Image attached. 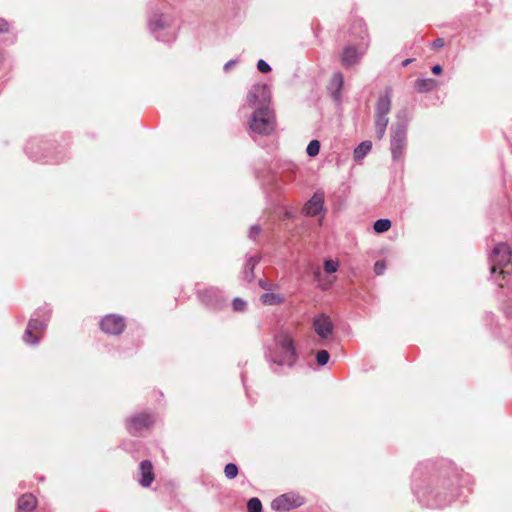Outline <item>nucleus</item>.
<instances>
[{"instance_id":"nucleus-38","label":"nucleus","mask_w":512,"mask_h":512,"mask_svg":"<svg viewBox=\"0 0 512 512\" xmlns=\"http://www.w3.org/2000/svg\"><path fill=\"white\" fill-rule=\"evenodd\" d=\"M432 72L435 74V75H439L441 72H442V67L440 65H435L433 66L432 68Z\"/></svg>"},{"instance_id":"nucleus-2","label":"nucleus","mask_w":512,"mask_h":512,"mask_svg":"<svg viewBox=\"0 0 512 512\" xmlns=\"http://www.w3.org/2000/svg\"><path fill=\"white\" fill-rule=\"evenodd\" d=\"M495 246L492 249L489 261L491 265V274L495 276V281L498 286L503 288L504 286L509 284L510 280V261L512 255V248L502 241H496Z\"/></svg>"},{"instance_id":"nucleus-16","label":"nucleus","mask_w":512,"mask_h":512,"mask_svg":"<svg viewBox=\"0 0 512 512\" xmlns=\"http://www.w3.org/2000/svg\"><path fill=\"white\" fill-rule=\"evenodd\" d=\"M140 474L141 478L139 479V483L143 487H149L154 480V472L151 461L143 460L140 463Z\"/></svg>"},{"instance_id":"nucleus-17","label":"nucleus","mask_w":512,"mask_h":512,"mask_svg":"<svg viewBox=\"0 0 512 512\" xmlns=\"http://www.w3.org/2000/svg\"><path fill=\"white\" fill-rule=\"evenodd\" d=\"M37 500L32 494L22 495L17 504V512H35Z\"/></svg>"},{"instance_id":"nucleus-36","label":"nucleus","mask_w":512,"mask_h":512,"mask_svg":"<svg viewBox=\"0 0 512 512\" xmlns=\"http://www.w3.org/2000/svg\"><path fill=\"white\" fill-rule=\"evenodd\" d=\"M372 227H373L374 233L382 234V233L386 232L391 226H372Z\"/></svg>"},{"instance_id":"nucleus-23","label":"nucleus","mask_w":512,"mask_h":512,"mask_svg":"<svg viewBox=\"0 0 512 512\" xmlns=\"http://www.w3.org/2000/svg\"><path fill=\"white\" fill-rule=\"evenodd\" d=\"M168 26H169V23H168L167 19L162 15L156 16L150 22V27L153 31L162 30Z\"/></svg>"},{"instance_id":"nucleus-25","label":"nucleus","mask_w":512,"mask_h":512,"mask_svg":"<svg viewBox=\"0 0 512 512\" xmlns=\"http://www.w3.org/2000/svg\"><path fill=\"white\" fill-rule=\"evenodd\" d=\"M225 476L228 479H234L238 474V467L234 463H228L224 468Z\"/></svg>"},{"instance_id":"nucleus-5","label":"nucleus","mask_w":512,"mask_h":512,"mask_svg":"<svg viewBox=\"0 0 512 512\" xmlns=\"http://www.w3.org/2000/svg\"><path fill=\"white\" fill-rule=\"evenodd\" d=\"M407 129L404 125H395L391 128V154L394 160L403 159L406 147Z\"/></svg>"},{"instance_id":"nucleus-29","label":"nucleus","mask_w":512,"mask_h":512,"mask_svg":"<svg viewBox=\"0 0 512 512\" xmlns=\"http://www.w3.org/2000/svg\"><path fill=\"white\" fill-rule=\"evenodd\" d=\"M234 311H243L246 308V302L241 298H235L232 302Z\"/></svg>"},{"instance_id":"nucleus-19","label":"nucleus","mask_w":512,"mask_h":512,"mask_svg":"<svg viewBox=\"0 0 512 512\" xmlns=\"http://www.w3.org/2000/svg\"><path fill=\"white\" fill-rule=\"evenodd\" d=\"M388 122H389L388 117L375 114V132H376V137L379 140H381L384 137Z\"/></svg>"},{"instance_id":"nucleus-10","label":"nucleus","mask_w":512,"mask_h":512,"mask_svg":"<svg viewBox=\"0 0 512 512\" xmlns=\"http://www.w3.org/2000/svg\"><path fill=\"white\" fill-rule=\"evenodd\" d=\"M312 324L315 333L322 339L328 338L334 329L330 317L326 314H320L314 317Z\"/></svg>"},{"instance_id":"nucleus-30","label":"nucleus","mask_w":512,"mask_h":512,"mask_svg":"<svg viewBox=\"0 0 512 512\" xmlns=\"http://www.w3.org/2000/svg\"><path fill=\"white\" fill-rule=\"evenodd\" d=\"M386 270V263L383 260H379L374 264V272L376 275H382Z\"/></svg>"},{"instance_id":"nucleus-32","label":"nucleus","mask_w":512,"mask_h":512,"mask_svg":"<svg viewBox=\"0 0 512 512\" xmlns=\"http://www.w3.org/2000/svg\"><path fill=\"white\" fill-rule=\"evenodd\" d=\"M444 45H445V42H444V39H442V38H437L432 43V47L435 50H439V49L443 48Z\"/></svg>"},{"instance_id":"nucleus-15","label":"nucleus","mask_w":512,"mask_h":512,"mask_svg":"<svg viewBox=\"0 0 512 512\" xmlns=\"http://www.w3.org/2000/svg\"><path fill=\"white\" fill-rule=\"evenodd\" d=\"M360 53L354 46H346L340 56L342 66L348 68L357 64L360 60Z\"/></svg>"},{"instance_id":"nucleus-41","label":"nucleus","mask_w":512,"mask_h":512,"mask_svg":"<svg viewBox=\"0 0 512 512\" xmlns=\"http://www.w3.org/2000/svg\"><path fill=\"white\" fill-rule=\"evenodd\" d=\"M358 24H359V26H360V27L364 25V23H363V21H362V20H359V21H358Z\"/></svg>"},{"instance_id":"nucleus-28","label":"nucleus","mask_w":512,"mask_h":512,"mask_svg":"<svg viewBox=\"0 0 512 512\" xmlns=\"http://www.w3.org/2000/svg\"><path fill=\"white\" fill-rule=\"evenodd\" d=\"M339 267V263L335 260H326L324 262V271L328 274L335 273Z\"/></svg>"},{"instance_id":"nucleus-18","label":"nucleus","mask_w":512,"mask_h":512,"mask_svg":"<svg viewBox=\"0 0 512 512\" xmlns=\"http://www.w3.org/2000/svg\"><path fill=\"white\" fill-rule=\"evenodd\" d=\"M391 110V99L388 95L382 96L378 99L375 114L388 117Z\"/></svg>"},{"instance_id":"nucleus-35","label":"nucleus","mask_w":512,"mask_h":512,"mask_svg":"<svg viewBox=\"0 0 512 512\" xmlns=\"http://www.w3.org/2000/svg\"><path fill=\"white\" fill-rule=\"evenodd\" d=\"M9 31V24L6 20L0 18V33H7Z\"/></svg>"},{"instance_id":"nucleus-34","label":"nucleus","mask_w":512,"mask_h":512,"mask_svg":"<svg viewBox=\"0 0 512 512\" xmlns=\"http://www.w3.org/2000/svg\"><path fill=\"white\" fill-rule=\"evenodd\" d=\"M333 82H335L339 88L343 85V76L341 73H335L332 78Z\"/></svg>"},{"instance_id":"nucleus-6","label":"nucleus","mask_w":512,"mask_h":512,"mask_svg":"<svg viewBox=\"0 0 512 512\" xmlns=\"http://www.w3.org/2000/svg\"><path fill=\"white\" fill-rule=\"evenodd\" d=\"M428 468L429 463L418 464L412 473V490L418 499H422L428 492Z\"/></svg>"},{"instance_id":"nucleus-37","label":"nucleus","mask_w":512,"mask_h":512,"mask_svg":"<svg viewBox=\"0 0 512 512\" xmlns=\"http://www.w3.org/2000/svg\"><path fill=\"white\" fill-rule=\"evenodd\" d=\"M259 286H260L261 288H263V289L268 290V289H270V288H271V286H272V285H271L268 281H266V280H262V279H261V280H259Z\"/></svg>"},{"instance_id":"nucleus-1","label":"nucleus","mask_w":512,"mask_h":512,"mask_svg":"<svg viewBox=\"0 0 512 512\" xmlns=\"http://www.w3.org/2000/svg\"><path fill=\"white\" fill-rule=\"evenodd\" d=\"M265 349V357L271 365L292 368L298 361L294 338L287 330L275 333Z\"/></svg>"},{"instance_id":"nucleus-7","label":"nucleus","mask_w":512,"mask_h":512,"mask_svg":"<svg viewBox=\"0 0 512 512\" xmlns=\"http://www.w3.org/2000/svg\"><path fill=\"white\" fill-rule=\"evenodd\" d=\"M155 423V418L149 413H140L133 415L126 421V426L130 434L138 435L144 430H148Z\"/></svg>"},{"instance_id":"nucleus-3","label":"nucleus","mask_w":512,"mask_h":512,"mask_svg":"<svg viewBox=\"0 0 512 512\" xmlns=\"http://www.w3.org/2000/svg\"><path fill=\"white\" fill-rule=\"evenodd\" d=\"M50 313L51 310L48 306L40 307L33 313L23 335V341L25 343L31 345H37L39 343L40 336L38 333L41 334L46 329Z\"/></svg>"},{"instance_id":"nucleus-24","label":"nucleus","mask_w":512,"mask_h":512,"mask_svg":"<svg viewBox=\"0 0 512 512\" xmlns=\"http://www.w3.org/2000/svg\"><path fill=\"white\" fill-rule=\"evenodd\" d=\"M248 512H262V504L261 501L254 497L251 498L247 503Z\"/></svg>"},{"instance_id":"nucleus-12","label":"nucleus","mask_w":512,"mask_h":512,"mask_svg":"<svg viewBox=\"0 0 512 512\" xmlns=\"http://www.w3.org/2000/svg\"><path fill=\"white\" fill-rule=\"evenodd\" d=\"M324 194L316 192L302 209L303 214L307 216L317 215L323 208Z\"/></svg>"},{"instance_id":"nucleus-14","label":"nucleus","mask_w":512,"mask_h":512,"mask_svg":"<svg viewBox=\"0 0 512 512\" xmlns=\"http://www.w3.org/2000/svg\"><path fill=\"white\" fill-rule=\"evenodd\" d=\"M198 297L201 302L209 306H217L222 300L221 291L214 287L199 291Z\"/></svg>"},{"instance_id":"nucleus-21","label":"nucleus","mask_w":512,"mask_h":512,"mask_svg":"<svg viewBox=\"0 0 512 512\" xmlns=\"http://www.w3.org/2000/svg\"><path fill=\"white\" fill-rule=\"evenodd\" d=\"M372 143L370 141H364L361 144H359L353 152V157L355 161L362 160L366 154L371 150Z\"/></svg>"},{"instance_id":"nucleus-26","label":"nucleus","mask_w":512,"mask_h":512,"mask_svg":"<svg viewBox=\"0 0 512 512\" xmlns=\"http://www.w3.org/2000/svg\"><path fill=\"white\" fill-rule=\"evenodd\" d=\"M307 154L311 157L318 155L320 151V142L318 140H312L307 146Z\"/></svg>"},{"instance_id":"nucleus-40","label":"nucleus","mask_w":512,"mask_h":512,"mask_svg":"<svg viewBox=\"0 0 512 512\" xmlns=\"http://www.w3.org/2000/svg\"><path fill=\"white\" fill-rule=\"evenodd\" d=\"M411 61H412L411 59H406V60L402 63V65H403V66H407Z\"/></svg>"},{"instance_id":"nucleus-9","label":"nucleus","mask_w":512,"mask_h":512,"mask_svg":"<svg viewBox=\"0 0 512 512\" xmlns=\"http://www.w3.org/2000/svg\"><path fill=\"white\" fill-rule=\"evenodd\" d=\"M304 498L295 494H283L275 498L271 506L274 510H291L304 504Z\"/></svg>"},{"instance_id":"nucleus-11","label":"nucleus","mask_w":512,"mask_h":512,"mask_svg":"<svg viewBox=\"0 0 512 512\" xmlns=\"http://www.w3.org/2000/svg\"><path fill=\"white\" fill-rule=\"evenodd\" d=\"M270 101V93L266 85L257 84L252 87L248 94V102L250 105H256L259 103L261 107H267Z\"/></svg>"},{"instance_id":"nucleus-31","label":"nucleus","mask_w":512,"mask_h":512,"mask_svg":"<svg viewBox=\"0 0 512 512\" xmlns=\"http://www.w3.org/2000/svg\"><path fill=\"white\" fill-rule=\"evenodd\" d=\"M257 68L262 73H268L271 70L269 64L262 59L258 61Z\"/></svg>"},{"instance_id":"nucleus-42","label":"nucleus","mask_w":512,"mask_h":512,"mask_svg":"<svg viewBox=\"0 0 512 512\" xmlns=\"http://www.w3.org/2000/svg\"><path fill=\"white\" fill-rule=\"evenodd\" d=\"M2 60H3V56H2V54H0V63L2 62Z\"/></svg>"},{"instance_id":"nucleus-13","label":"nucleus","mask_w":512,"mask_h":512,"mask_svg":"<svg viewBox=\"0 0 512 512\" xmlns=\"http://www.w3.org/2000/svg\"><path fill=\"white\" fill-rule=\"evenodd\" d=\"M260 261V255L258 254H247L245 264L241 272V278L246 282H252L254 280V269Z\"/></svg>"},{"instance_id":"nucleus-39","label":"nucleus","mask_w":512,"mask_h":512,"mask_svg":"<svg viewBox=\"0 0 512 512\" xmlns=\"http://www.w3.org/2000/svg\"><path fill=\"white\" fill-rule=\"evenodd\" d=\"M373 224H391L389 219L383 218L376 220Z\"/></svg>"},{"instance_id":"nucleus-27","label":"nucleus","mask_w":512,"mask_h":512,"mask_svg":"<svg viewBox=\"0 0 512 512\" xmlns=\"http://www.w3.org/2000/svg\"><path fill=\"white\" fill-rule=\"evenodd\" d=\"M329 358H330V355H329L328 351H326V350H320L316 354V361H317V364L320 366L326 365L329 361Z\"/></svg>"},{"instance_id":"nucleus-33","label":"nucleus","mask_w":512,"mask_h":512,"mask_svg":"<svg viewBox=\"0 0 512 512\" xmlns=\"http://www.w3.org/2000/svg\"><path fill=\"white\" fill-rule=\"evenodd\" d=\"M261 229L260 226H251L249 231V237L251 239H255L256 236L260 233Z\"/></svg>"},{"instance_id":"nucleus-20","label":"nucleus","mask_w":512,"mask_h":512,"mask_svg":"<svg viewBox=\"0 0 512 512\" xmlns=\"http://www.w3.org/2000/svg\"><path fill=\"white\" fill-rule=\"evenodd\" d=\"M437 87V81L434 79H418L415 82V89L418 92L432 91Z\"/></svg>"},{"instance_id":"nucleus-22","label":"nucleus","mask_w":512,"mask_h":512,"mask_svg":"<svg viewBox=\"0 0 512 512\" xmlns=\"http://www.w3.org/2000/svg\"><path fill=\"white\" fill-rule=\"evenodd\" d=\"M260 300L264 305H278L283 302V297L279 294L267 292L261 296Z\"/></svg>"},{"instance_id":"nucleus-8","label":"nucleus","mask_w":512,"mask_h":512,"mask_svg":"<svg viewBox=\"0 0 512 512\" xmlns=\"http://www.w3.org/2000/svg\"><path fill=\"white\" fill-rule=\"evenodd\" d=\"M100 327L106 334L119 335L125 328L124 318L117 314L106 315L100 321Z\"/></svg>"},{"instance_id":"nucleus-4","label":"nucleus","mask_w":512,"mask_h":512,"mask_svg":"<svg viewBox=\"0 0 512 512\" xmlns=\"http://www.w3.org/2000/svg\"><path fill=\"white\" fill-rule=\"evenodd\" d=\"M250 128L259 134H270L275 128V116L268 107H259L252 116Z\"/></svg>"}]
</instances>
